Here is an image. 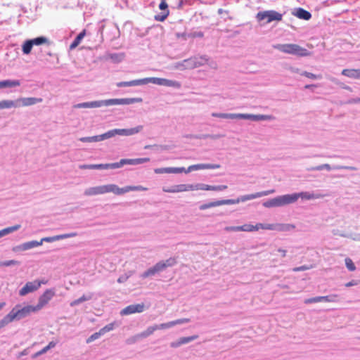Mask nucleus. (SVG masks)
Listing matches in <instances>:
<instances>
[{
    "instance_id": "52",
    "label": "nucleus",
    "mask_w": 360,
    "mask_h": 360,
    "mask_svg": "<svg viewBox=\"0 0 360 360\" xmlns=\"http://www.w3.org/2000/svg\"><path fill=\"white\" fill-rule=\"evenodd\" d=\"M228 188L226 185H217V186H211L210 191H222L226 190Z\"/></svg>"
},
{
    "instance_id": "30",
    "label": "nucleus",
    "mask_w": 360,
    "mask_h": 360,
    "mask_svg": "<svg viewBox=\"0 0 360 360\" xmlns=\"http://www.w3.org/2000/svg\"><path fill=\"white\" fill-rule=\"evenodd\" d=\"M342 75L353 79L360 78V70L345 69L342 72Z\"/></svg>"
},
{
    "instance_id": "32",
    "label": "nucleus",
    "mask_w": 360,
    "mask_h": 360,
    "mask_svg": "<svg viewBox=\"0 0 360 360\" xmlns=\"http://www.w3.org/2000/svg\"><path fill=\"white\" fill-rule=\"evenodd\" d=\"M18 107H20V104H18V101H16L15 100H2L0 101V110Z\"/></svg>"
},
{
    "instance_id": "49",
    "label": "nucleus",
    "mask_w": 360,
    "mask_h": 360,
    "mask_svg": "<svg viewBox=\"0 0 360 360\" xmlns=\"http://www.w3.org/2000/svg\"><path fill=\"white\" fill-rule=\"evenodd\" d=\"M345 265L349 271H354L356 269V266L354 264L353 261L347 257L345 259Z\"/></svg>"
},
{
    "instance_id": "14",
    "label": "nucleus",
    "mask_w": 360,
    "mask_h": 360,
    "mask_svg": "<svg viewBox=\"0 0 360 360\" xmlns=\"http://www.w3.org/2000/svg\"><path fill=\"white\" fill-rule=\"evenodd\" d=\"M339 301V295L336 294H332L326 296H317L311 298L306 299L304 300L305 304H312L320 302H338Z\"/></svg>"
},
{
    "instance_id": "12",
    "label": "nucleus",
    "mask_w": 360,
    "mask_h": 360,
    "mask_svg": "<svg viewBox=\"0 0 360 360\" xmlns=\"http://www.w3.org/2000/svg\"><path fill=\"white\" fill-rule=\"evenodd\" d=\"M321 195L318 193H314V192H300V193H294L292 194H288L290 204L295 202L299 198H301L302 200H314L320 198Z\"/></svg>"
},
{
    "instance_id": "20",
    "label": "nucleus",
    "mask_w": 360,
    "mask_h": 360,
    "mask_svg": "<svg viewBox=\"0 0 360 360\" xmlns=\"http://www.w3.org/2000/svg\"><path fill=\"white\" fill-rule=\"evenodd\" d=\"M241 231H246V232H252L259 230V228L265 229H271V224H263L261 223L257 224L255 226L245 224L242 226H240Z\"/></svg>"
},
{
    "instance_id": "36",
    "label": "nucleus",
    "mask_w": 360,
    "mask_h": 360,
    "mask_svg": "<svg viewBox=\"0 0 360 360\" xmlns=\"http://www.w3.org/2000/svg\"><path fill=\"white\" fill-rule=\"evenodd\" d=\"M158 262L160 266H162V270L164 271L167 267L173 266L176 264V259L173 257H170L166 260H162Z\"/></svg>"
},
{
    "instance_id": "13",
    "label": "nucleus",
    "mask_w": 360,
    "mask_h": 360,
    "mask_svg": "<svg viewBox=\"0 0 360 360\" xmlns=\"http://www.w3.org/2000/svg\"><path fill=\"white\" fill-rule=\"evenodd\" d=\"M56 290L54 288L47 289L44 293L39 297L38 303L35 306L37 309L39 311L55 296Z\"/></svg>"
},
{
    "instance_id": "44",
    "label": "nucleus",
    "mask_w": 360,
    "mask_h": 360,
    "mask_svg": "<svg viewBox=\"0 0 360 360\" xmlns=\"http://www.w3.org/2000/svg\"><path fill=\"white\" fill-rule=\"evenodd\" d=\"M210 185L200 183V184H192L191 191H197V190L210 191Z\"/></svg>"
},
{
    "instance_id": "16",
    "label": "nucleus",
    "mask_w": 360,
    "mask_h": 360,
    "mask_svg": "<svg viewBox=\"0 0 360 360\" xmlns=\"http://www.w3.org/2000/svg\"><path fill=\"white\" fill-rule=\"evenodd\" d=\"M144 310V304L143 303L141 304H131L125 308H124L120 314L121 315H129L134 313H141L143 312Z\"/></svg>"
},
{
    "instance_id": "57",
    "label": "nucleus",
    "mask_w": 360,
    "mask_h": 360,
    "mask_svg": "<svg viewBox=\"0 0 360 360\" xmlns=\"http://www.w3.org/2000/svg\"><path fill=\"white\" fill-rule=\"evenodd\" d=\"M224 231L226 232L241 231L240 226H226Z\"/></svg>"
},
{
    "instance_id": "3",
    "label": "nucleus",
    "mask_w": 360,
    "mask_h": 360,
    "mask_svg": "<svg viewBox=\"0 0 360 360\" xmlns=\"http://www.w3.org/2000/svg\"><path fill=\"white\" fill-rule=\"evenodd\" d=\"M207 61L208 58L207 56H202L200 57L195 56L177 63L176 68L181 70L186 69H194L205 65Z\"/></svg>"
},
{
    "instance_id": "46",
    "label": "nucleus",
    "mask_w": 360,
    "mask_h": 360,
    "mask_svg": "<svg viewBox=\"0 0 360 360\" xmlns=\"http://www.w3.org/2000/svg\"><path fill=\"white\" fill-rule=\"evenodd\" d=\"M112 137H113L112 129L109 130L103 134L97 135L98 142L112 138Z\"/></svg>"
},
{
    "instance_id": "34",
    "label": "nucleus",
    "mask_w": 360,
    "mask_h": 360,
    "mask_svg": "<svg viewBox=\"0 0 360 360\" xmlns=\"http://www.w3.org/2000/svg\"><path fill=\"white\" fill-rule=\"evenodd\" d=\"M85 35V30H83L79 34H78L75 38L73 39L72 42L70 46V49H75L81 42L82 39L84 38Z\"/></svg>"
},
{
    "instance_id": "63",
    "label": "nucleus",
    "mask_w": 360,
    "mask_h": 360,
    "mask_svg": "<svg viewBox=\"0 0 360 360\" xmlns=\"http://www.w3.org/2000/svg\"><path fill=\"white\" fill-rule=\"evenodd\" d=\"M308 269H309V267L308 266L303 265V266H300L294 268L293 271H305V270H308Z\"/></svg>"
},
{
    "instance_id": "24",
    "label": "nucleus",
    "mask_w": 360,
    "mask_h": 360,
    "mask_svg": "<svg viewBox=\"0 0 360 360\" xmlns=\"http://www.w3.org/2000/svg\"><path fill=\"white\" fill-rule=\"evenodd\" d=\"M227 202V200H218L213 202L203 203L199 206V209L200 210H205L211 207H217L223 205H228Z\"/></svg>"
},
{
    "instance_id": "45",
    "label": "nucleus",
    "mask_w": 360,
    "mask_h": 360,
    "mask_svg": "<svg viewBox=\"0 0 360 360\" xmlns=\"http://www.w3.org/2000/svg\"><path fill=\"white\" fill-rule=\"evenodd\" d=\"M169 15V11H162L161 13L157 14L154 16V19L158 22H163Z\"/></svg>"
},
{
    "instance_id": "19",
    "label": "nucleus",
    "mask_w": 360,
    "mask_h": 360,
    "mask_svg": "<svg viewBox=\"0 0 360 360\" xmlns=\"http://www.w3.org/2000/svg\"><path fill=\"white\" fill-rule=\"evenodd\" d=\"M162 266H160V263H156L153 266L148 269L146 271L143 272L140 277L143 279L146 278L148 277H151L155 276L156 274L162 271Z\"/></svg>"
},
{
    "instance_id": "21",
    "label": "nucleus",
    "mask_w": 360,
    "mask_h": 360,
    "mask_svg": "<svg viewBox=\"0 0 360 360\" xmlns=\"http://www.w3.org/2000/svg\"><path fill=\"white\" fill-rule=\"evenodd\" d=\"M15 101H18V103L20 104V106H30L39 103H41L43 99L41 98L27 97L20 98Z\"/></svg>"
},
{
    "instance_id": "18",
    "label": "nucleus",
    "mask_w": 360,
    "mask_h": 360,
    "mask_svg": "<svg viewBox=\"0 0 360 360\" xmlns=\"http://www.w3.org/2000/svg\"><path fill=\"white\" fill-rule=\"evenodd\" d=\"M116 195H120L129 191H147L148 188L142 186H127L123 188H120L116 185Z\"/></svg>"
},
{
    "instance_id": "61",
    "label": "nucleus",
    "mask_w": 360,
    "mask_h": 360,
    "mask_svg": "<svg viewBox=\"0 0 360 360\" xmlns=\"http://www.w3.org/2000/svg\"><path fill=\"white\" fill-rule=\"evenodd\" d=\"M159 8L162 11H166L168 9V4L166 3L165 1H161V2L159 4Z\"/></svg>"
},
{
    "instance_id": "40",
    "label": "nucleus",
    "mask_w": 360,
    "mask_h": 360,
    "mask_svg": "<svg viewBox=\"0 0 360 360\" xmlns=\"http://www.w3.org/2000/svg\"><path fill=\"white\" fill-rule=\"evenodd\" d=\"M33 44L30 41V39H27L24 41L22 46V51L24 54L27 55L30 53Z\"/></svg>"
},
{
    "instance_id": "54",
    "label": "nucleus",
    "mask_w": 360,
    "mask_h": 360,
    "mask_svg": "<svg viewBox=\"0 0 360 360\" xmlns=\"http://www.w3.org/2000/svg\"><path fill=\"white\" fill-rule=\"evenodd\" d=\"M203 36H204V33L201 31L190 32L188 34V38H197V37L202 38V37H203Z\"/></svg>"
},
{
    "instance_id": "23",
    "label": "nucleus",
    "mask_w": 360,
    "mask_h": 360,
    "mask_svg": "<svg viewBox=\"0 0 360 360\" xmlns=\"http://www.w3.org/2000/svg\"><path fill=\"white\" fill-rule=\"evenodd\" d=\"M197 335L180 338L177 341L171 342L170 347L173 348L179 347L182 345L188 344L195 340V339H197Z\"/></svg>"
},
{
    "instance_id": "6",
    "label": "nucleus",
    "mask_w": 360,
    "mask_h": 360,
    "mask_svg": "<svg viewBox=\"0 0 360 360\" xmlns=\"http://www.w3.org/2000/svg\"><path fill=\"white\" fill-rule=\"evenodd\" d=\"M116 192L117 190L115 184H108L88 188L84 191V194L86 196H92L105 194L107 193H113L116 194Z\"/></svg>"
},
{
    "instance_id": "17",
    "label": "nucleus",
    "mask_w": 360,
    "mask_h": 360,
    "mask_svg": "<svg viewBox=\"0 0 360 360\" xmlns=\"http://www.w3.org/2000/svg\"><path fill=\"white\" fill-rule=\"evenodd\" d=\"M192 184H178L170 188L163 187L162 191L165 193H179L191 191Z\"/></svg>"
},
{
    "instance_id": "25",
    "label": "nucleus",
    "mask_w": 360,
    "mask_h": 360,
    "mask_svg": "<svg viewBox=\"0 0 360 360\" xmlns=\"http://www.w3.org/2000/svg\"><path fill=\"white\" fill-rule=\"evenodd\" d=\"M144 78L143 79H134L129 82H120L116 84V86L117 87H126V86H140V85H144Z\"/></svg>"
},
{
    "instance_id": "10",
    "label": "nucleus",
    "mask_w": 360,
    "mask_h": 360,
    "mask_svg": "<svg viewBox=\"0 0 360 360\" xmlns=\"http://www.w3.org/2000/svg\"><path fill=\"white\" fill-rule=\"evenodd\" d=\"M46 283L47 281L44 280H35L34 281L27 282L25 285L19 290V295L20 296H25L28 293L37 290L41 284H46Z\"/></svg>"
},
{
    "instance_id": "22",
    "label": "nucleus",
    "mask_w": 360,
    "mask_h": 360,
    "mask_svg": "<svg viewBox=\"0 0 360 360\" xmlns=\"http://www.w3.org/2000/svg\"><path fill=\"white\" fill-rule=\"evenodd\" d=\"M292 14L299 19L304 20H309L311 18V13L300 7L295 8L292 12Z\"/></svg>"
},
{
    "instance_id": "9",
    "label": "nucleus",
    "mask_w": 360,
    "mask_h": 360,
    "mask_svg": "<svg viewBox=\"0 0 360 360\" xmlns=\"http://www.w3.org/2000/svg\"><path fill=\"white\" fill-rule=\"evenodd\" d=\"M46 239H51L50 237H45L41 238L39 241L37 240H31L28 242L23 243L18 245H16L13 248L12 250L15 252H21L28 250L38 246H40L43 244L44 242H47Z\"/></svg>"
},
{
    "instance_id": "50",
    "label": "nucleus",
    "mask_w": 360,
    "mask_h": 360,
    "mask_svg": "<svg viewBox=\"0 0 360 360\" xmlns=\"http://www.w3.org/2000/svg\"><path fill=\"white\" fill-rule=\"evenodd\" d=\"M79 140L84 143L98 142L97 135L93 136L82 137Z\"/></svg>"
},
{
    "instance_id": "2",
    "label": "nucleus",
    "mask_w": 360,
    "mask_h": 360,
    "mask_svg": "<svg viewBox=\"0 0 360 360\" xmlns=\"http://www.w3.org/2000/svg\"><path fill=\"white\" fill-rule=\"evenodd\" d=\"M212 116L214 117L222 119H243L250 120L252 121H262L266 120L269 116L264 115H252V114H243V113H221V112H212Z\"/></svg>"
},
{
    "instance_id": "7",
    "label": "nucleus",
    "mask_w": 360,
    "mask_h": 360,
    "mask_svg": "<svg viewBox=\"0 0 360 360\" xmlns=\"http://www.w3.org/2000/svg\"><path fill=\"white\" fill-rule=\"evenodd\" d=\"M256 18L258 22H262V21L265 20L266 23H270L273 21L282 20L283 14H281L274 10L259 11L257 13Z\"/></svg>"
},
{
    "instance_id": "60",
    "label": "nucleus",
    "mask_w": 360,
    "mask_h": 360,
    "mask_svg": "<svg viewBox=\"0 0 360 360\" xmlns=\"http://www.w3.org/2000/svg\"><path fill=\"white\" fill-rule=\"evenodd\" d=\"M221 167V165L219 164H205V169H219Z\"/></svg>"
},
{
    "instance_id": "53",
    "label": "nucleus",
    "mask_w": 360,
    "mask_h": 360,
    "mask_svg": "<svg viewBox=\"0 0 360 360\" xmlns=\"http://www.w3.org/2000/svg\"><path fill=\"white\" fill-rule=\"evenodd\" d=\"M17 264H19V262L17 260H14V259L7 260V261H1L2 266H10L17 265Z\"/></svg>"
},
{
    "instance_id": "5",
    "label": "nucleus",
    "mask_w": 360,
    "mask_h": 360,
    "mask_svg": "<svg viewBox=\"0 0 360 360\" xmlns=\"http://www.w3.org/2000/svg\"><path fill=\"white\" fill-rule=\"evenodd\" d=\"M35 306L27 305L21 307L20 304H16L10 311L13 321H20L30 316L32 312L37 311Z\"/></svg>"
},
{
    "instance_id": "33",
    "label": "nucleus",
    "mask_w": 360,
    "mask_h": 360,
    "mask_svg": "<svg viewBox=\"0 0 360 360\" xmlns=\"http://www.w3.org/2000/svg\"><path fill=\"white\" fill-rule=\"evenodd\" d=\"M92 297H93V294L92 293H89L87 295H83L79 298L72 301L70 303V306L71 307H75V306L79 305V304L82 303L83 302L89 301V300H91Z\"/></svg>"
},
{
    "instance_id": "38",
    "label": "nucleus",
    "mask_w": 360,
    "mask_h": 360,
    "mask_svg": "<svg viewBox=\"0 0 360 360\" xmlns=\"http://www.w3.org/2000/svg\"><path fill=\"white\" fill-rule=\"evenodd\" d=\"M49 41L48 38L44 36H39L30 39V41L33 44V46H39L44 44L47 43Z\"/></svg>"
},
{
    "instance_id": "27",
    "label": "nucleus",
    "mask_w": 360,
    "mask_h": 360,
    "mask_svg": "<svg viewBox=\"0 0 360 360\" xmlns=\"http://www.w3.org/2000/svg\"><path fill=\"white\" fill-rule=\"evenodd\" d=\"M20 85V80L18 79H6L0 81V88L4 89V88H12L15 86H19Z\"/></svg>"
},
{
    "instance_id": "35",
    "label": "nucleus",
    "mask_w": 360,
    "mask_h": 360,
    "mask_svg": "<svg viewBox=\"0 0 360 360\" xmlns=\"http://www.w3.org/2000/svg\"><path fill=\"white\" fill-rule=\"evenodd\" d=\"M20 228V224H17L13 226L5 228L0 231V238L5 236L9 233H11L15 231H18Z\"/></svg>"
},
{
    "instance_id": "42",
    "label": "nucleus",
    "mask_w": 360,
    "mask_h": 360,
    "mask_svg": "<svg viewBox=\"0 0 360 360\" xmlns=\"http://www.w3.org/2000/svg\"><path fill=\"white\" fill-rule=\"evenodd\" d=\"M162 86H169V87H174V88H179L181 86V84L179 82L177 81H175V80H171V79H165L164 78V80H163V85Z\"/></svg>"
},
{
    "instance_id": "47",
    "label": "nucleus",
    "mask_w": 360,
    "mask_h": 360,
    "mask_svg": "<svg viewBox=\"0 0 360 360\" xmlns=\"http://www.w3.org/2000/svg\"><path fill=\"white\" fill-rule=\"evenodd\" d=\"M115 322L110 323L107 324L106 326H105L104 327H103L102 328H101L99 330H100L101 333L102 334V335H103L105 333L112 330L115 328Z\"/></svg>"
},
{
    "instance_id": "15",
    "label": "nucleus",
    "mask_w": 360,
    "mask_h": 360,
    "mask_svg": "<svg viewBox=\"0 0 360 360\" xmlns=\"http://www.w3.org/2000/svg\"><path fill=\"white\" fill-rule=\"evenodd\" d=\"M143 127L142 125H139L134 128L130 129H112L113 136L115 135L120 136H131L136 134H138L143 129Z\"/></svg>"
},
{
    "instance_id": "62",
    "label": "nucleus",
    "mask_w": 360,
    "mask_h": 360,
    "mask_svg": "<svg viewBox=\"0 0 360 360\" xmlns=\"http://www.w3.org/2000/svg\"><path fill=\"white\" fill-rule=\"evenodd\" d=\"M129 278V276H127V274L121 275L117 278V282L119 283H123L126 282Z\"/></svg>"
},
{
    "instance_id": "8",
    "label": "nucleus",
    "mask_w": 360,
    "mask_h": 360,
    "mask_svg": "<svg viewBox=\"0 0 360 360\" xmlns=\"http://www.w3.org/2000/svg\"><path fill=\"white\" fill-rule=\"evenodd\" d=\"M274 192H275V190L271 189V190H268V191L257 192L255 193L241 195V196L238 197L237 199H227V202H228L227 204L228 205L238 204L240 202H245L247 200H250L252 199L266 196V195H270L271 193H274Z\"/></svg>"
},
{
    "instance_id": "11",
    "label": "nucleus",
    "mask_w": 360,
    "mask_h": 360,
    "mask_svg": "<svg viewBox=\"0 0 360 360\" xmlns=\"http://www.w3.org/2000/svg\"><path fill=\"white\" fill-rule=\"evenodd\" d=\"M288 194L277 196L274 198L268 200L263 202V206L267 208L281 207L285 205H289Z\"/></svg>"
},
{
    "instance_id": "28",
    "label": "nucleus",
    "mask_w": 360,
    "mask_h": 360,
    "mask_svg": "<svg viewBox=\"0 0 360 360\" xmlns=\"http://www.w3.org/2000/svg\"><path fill=\"white\" fill-rule=\"evenodd\" d=\"M124 165H137L148 162L150 161L148 158H140L135 159H123Z\"/></svg>"
},
{
    "instance_id": "31",
    "label": "nucleus",
    "mask_w": 360,
    "mask_h": 360,
    "mask_svg": "<svg viewBox=\"0 0 360 360\" xmlns=\"http://www.w3.org/2000/svg\"><path fill=\"white\" fill-rule=\"evenodd\" d=\"M77 236V233L76 232H71V233H69L57 235V236H54L50 237L51 239H46V240H47L48 243H52V242H54V241H56V240H62V239H65V238L75 237Z\"/></svg>"
},
{
    "instance_id": "1",
    "label": "nucleus",
    "mask_w": 360,
    "mask_h": 360,
    "mask_svg": "<svg viewBox=\"0 0 360 360\" xmlns=\"http://www.w3.org/2000/svg\"><path fill=\"white\" fill-rule=\"evenodd\" d=\"M141 98H110L106 100L94 101L90 102H84L75 104V108H101L102 106H110L114 105H131L136 103H141Z\"/></svg>"
},
{
    "instance_id": "51",
    "label": "nucleus",
    "mask_w": 360,
    "mask_h": 360,
    "mask_svg": "<svg viewBox=\"0 0 360 360\" xmlns=\"http://www.w3.org/2000/svg\"><path fill=\"white\" fill-rule=\"evenodd\" d=\"M101 335L102 334L101 333L100 330L98 332H96L87 338L86 342L90 343L99 338Z\"/></svg>"
},
{
    "instance_id": "48",
    "label": "nucleus",
    "mask_w": 360,
    "mask_h": 360,
    "mask_svg": "<svg viewBox=\"0 0 360 360\" xmlns=\"http://www.w3.org/2000/svg\"><path fill=\"white\" fill-rule=\"evenodd\" d=\"M199 169H205V164H197L189 166L187 169H186V173H188L193 171H196Z\"/></svg>"
},
{
    "instance_id": "26",
    "label": "nucleus",
    "mask_w": 360,
    "mask_h": 360,
    "mask_svg": "<svg viewBox=\"0 0 360 360\" xmlns=\"http://www.w3.org/2000/svg\"><path fill=\"white\" fill-rule=\"evenodd\" d=\"M164 328H162L161 324H155L153 326H148L144 331L141 332L139 335L141 338H147L152 335L157 330H163Z\"/></svg>"
},
{
    "instance_id": "29",
    "label": "nucleus",
    "mask_w": 360,
    "mask_h": 360,
    "mask_svg": "<svg viewBox=\"0 0 360 360\" xmlns=\"http://www.w3.org/2000/svg\"><path fill=\"white\" fill-rule=\"evenodd\" d=\"M190 321L189 319H179L174 321H172L167 323H162V328H164V329L172 328L174 326L179 325V324H183L186 323Z\"/></svg>"
},
{
    "instance_id": "56",
    "label": "nucleus",
    "mask_w": 360,
    "mask_h": 360,
    "mask_svg": "<svg viewBox=\"0 0 360 360\" xmlns=\"http://www.w3.org/2000/svg\"><path fill=\"white\" fill-rule=\"evenodd\" d=\"M49 350V349L48 348L47 346L44 347L43 349H41L40 351L34 353L33 355H32V359H37V357H39V356L46 353Z\"/></svg>"
},
{
    "instance_id": "58",
    "label": "nucleus",
    "mask_w": 360,
    "mask_h": 360,
    "mask_svg": "<svg viewBox=\"0 0 360 360\" xmlns=\"http://www.w3.org/2000/svg\"><path fill=\"white\" fill-rule=\"evenodd\" d=\"M301 75L305 76L306 77L311 79H316L319 77V76H318L314 73L307 72V71L303 72L301 74Z\"/></svg>"
},
{
    "instance_id": "64",
    "label": "nucleus",
    "mask_w": 360,
    "mask_h": 360,
    "mask_svg": "<svg viewBox=\"0 0 360 360\" xmlns=\"http://www.w3.org/2000/svg\"><path fill=\"white\" fill-rule=\"evenodd\" d=\"M359 284V281L356 280H352L351 281L345 284V287H352L354 285H357Z\"/></svg>"
},
{
    "instance_id": "55",
    "label": "nucleus",
    "mask_w": 360,
    "mask_h": 360,
    "mask_svg": "<svg viewBox=\"0 0 360 360\" xmlns=\"http://www.w3.org/2000/svg\"><path fill=\"white\" fill-rule=\"evenodd\" d=\"M154 172L155 174H170V167H161V168H156L154 169Z\"/></svg>"
},
{
    "instance_id": "41",
    "label": "nucleus",
    "mask_w": 360,
    "mask_h": 360,
    "mask_svg": "<svg viewBox=\"0 0 360 360\" xmlns=\"http://www.w3.org/2000/svg\"><path fill=\"white\" fill-rule=\"evenodd\" d=\"M124 160L121 159L119 162L105 164V169H115L123 167Z\"/></svg>"
},
{
    "instance_id": "39",
    "label": "nucleus",
    "mask_w": 360,
    "mask_h": 360,
    "mask_svg": "<svg viewBox=\"0 0 360 360\" xmlns=\"http://www.w3.org/2000/svg\"><path fill=\"white\" fill-rule=\"evenodd\" d=\"M145 82L144 85L147 84L148 83H153L157 85H163V80L164 78H159V77H146L144 78Z\"/></svg>"
},
{
    "instance_id": "43",
    "label": "nucleus",
    "mask_w": 360,
    "mask_h": 360,
    "mask_svg": "<svg viewBox=\"0 0 360 360\" xmlns=\"http://www.w3.org/2000/svg\"><path fill=\"white\" fill-rule=\"evenodd\" d=\"M13 321V317L9 312L8 314H6L2 319L0 320V326L4 328L6 325H8L9 323H11Z\"/></svg>"
},
{
    "instance_id": "4",
    "label": "nucleus",
    "mask_w": 360,
    "mask_h": 360,
    "mask_svg": "<svg viewBox=\"0 0 360 360\" xmlns=\"http://www.w3.org/2000/svg\"><path fill=\"white\" fill-rule=\"evenodd\" d=\"M276 48L280 51L296 56H307L310 55V52L305 48L295 44H278Z\"/></svg>"
},
{
    "instance_id": "59",
    "label": "nucleus",
    "mask_w": 360,
    "mask_h": 360,
    "mask_svg": "<svg viewBox=\"0 0 360 360\" xmlns=\"http://www.w3.org/2000/svg\"><path fill=\"white\" fill-rule=\"evenodd\" d=\"M181 172L186 173V169L184 167H170V174H179Z\"/></svg>"
},
{
    "instance_id": "37",
    "label": "nucleus",
    "mask_w": 360,
    "mask_h": 360,
    "mask_svg": "<svg viewBox=\"0 0 360 360\" xmlns=\"http://www.w3.org/2000/svg\"><path fill=\"white\" fill-rule=\"evenodd\" d=\"M79 168L82 169H105V164L82 165Z\"/></svg>"
}]
</instances>
